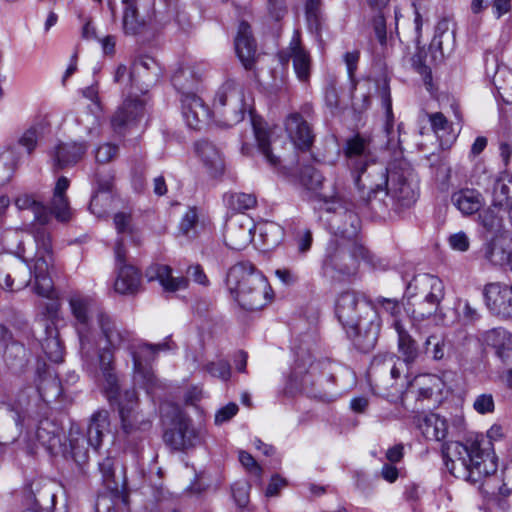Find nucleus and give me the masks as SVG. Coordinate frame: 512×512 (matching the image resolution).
<instances>
[{
    "label": "nucleus",
    "instance_id": "62",
    "mask_svg": "<svg viewBox=\"0 0 512 512\" xmlns=\"http://www.w3.org/2000/svg\"><path fill=\"white\" fill-rule=\"evenodd\" d=\"M114 225L118 234L133 233L131 225V216L129 214L120 212L114 216Z\"/></svg>",
    "mask_w": 512,
    "mask_h": 512
},
{
    "label": "nucleus",
    "instance_id": "1",
    "mask_svg": "<svg viewBox=\"0 0 512 512\" xmlns=\"http://www.w3.org/2000/svg\"><path fill=\"white\" fill-rule=\"evenodd\" d=\"M344 153L360 197L374 213L385 211L387 200L402 207L415 203L417 182L408 161L395 160L389 167L373 161L369 142L359 135L347 140Z\"/></svg>",
    "mask_w": 512,
    "mask_h": 512
},
{
    "label": "nucleus",
    "instance_id": "7",
    "mask_svg": "<svg viewBox=\"0 0 512 512\" xmlns=\"http://www.w3.org/2000/svg\"><path fill=\"white\" fill-rule=\"evenodd\" d=\"M226 286L234 300L246 310L262 309L273 299L267 279L249 262H239L228 270Z\"/></svg>",
    "mask_w": 512,
    "mask_h": 512
},
{
    "label": "nucleus",
    "instance_id": "22",
    "mask_svg": "<svg viewBox=\"0 0 512 512\" xmlns=\"http://www.w3.org/2000/svg\"><path fill=\"white\" fill-rule=\"evenodd\" d=\"M288 58L292 59L295 73L300 81H307L310 77L311 57L309 52L302 46L300 35L295 32L287 51Z\"/></svg>",
    "mask_w": 512,
    "mask_h": 512
},
{
    "label": "nucleus",
    "instance_id": "50",
    "mask_svg": "<svg viewBox=\"0 0 512 512\" xmlns=\"http://www.w3.org/2000/svg\"><path fill=\"white\" fill-rule=\"evenodd\" d=\"M371 372L375 374L389 372L391 379L393 380L399 378L401 374V370L397 367L395 357L393 355L386 356L383 361L379 358H375L372 362Z\"/></svg>",
    "mask_w": 512,
    "mask_h": 512
},
{
    "label": "nucleus",
    "instance_id": "10",
    "mask_svg": "<svg viewBox=\"0 0 512 512\" xmlns=\"http://www.w3.org/2000/svg\"><path fill=\"white\" fill-rule=\"evenodd\" d=\"M172 84L182 94V113L187 125L192 129H200L213 115L202 98L192 91L195 80L191 71L185 68L176 71L172 76Z\"/></svg>",
    "mask_w": 512,
    "mask_h": 512
},
{
    "label": "nucleus",
    "instance_id": "48",
    "mask_svg": "<svg viewBox=\"0 0 512 512\" xmlns=\"http://www.w3.org/2000/svg\"><path fill=\"white\" fill-rule=\"evenodd\" d=\"M38 392L44 401L50 402L61 395L62 389L56 377H48L41 380L38 385Z\"/></svg>",
    "mask_w": 512,
    "mask_h": 512
},
{
    "label": "nucleus",
    "instance_id": "60",
    "mask_svg": "<svg viewBox=\"0 0 512 512\" xmlns=\"http://www.w3.org/2000/svg\"><path fill=\"white\" fill-rule=\"evenodd\" d=\"M288 485L287 479L281 477L278 474H274L267 485L265 490L266 497L278 496L279 492Z\"/></svg>",
    "mask_w": 512,
    "mask_h": 512
},
{
    "label": "nucleus",
    "instance_id": "52",
    "mask_svg": "<svg viewBox=\"0 0 512 512\" xmlns=\"http://www.w3.org/2000/svg\"><path fill=\"white\" fill-rule=\"evenodd\" d=\"M197 224H198L197 210L195 207H189L180 221V224H179L180 232L183 235L190 237L191 235L195 234Z\"/></svg>",
    "mask_w": 512,
    "mask_h": 512
},
{
    "label": "nucleus",
    "instance_id": "64",
    "mask_svg": "<svg viewBox=\"0 0 512 512\" xmlns=\"http://www.w3.org/2000/svg\"><path fill=\"white\" fill-rule=\"evenodd\" d=\"M429 122L434 133L438 136H442V133L448 129V121L446 117L440 112L430 114Z\"/></svg>",
    "mask_w": 512,
    "mask_h": 512
},
{
    "label": "nucleus",
    "instance_id": "2",
    "mask_svg": "<svg viewBox=\"0 0 512 512\" xmlns=\"http://www.w3.org/2000/svg\"><path fill=\"white\" fill-rule=\"evenodd\" d=\"M97 329L93 328L94 338V370H87L96 374L99 368L104 380L110 400L118 389V377L114 369V353L120 349L129 350L133 360L134 381L142 385L148 391L155 385L156 379L153 372L143 364L142 358L148 360L160 351L174 348V344L166 339L162 343L147 344L137 343L134 334L122 327L117 320L106 311L97 314Z\"/></svg>",
    "mask_w": 512,
    "mask_h": 512
},
{
    "label": "nucleus",
    "instance_id": "42",
    "mask_svg": "<svg viewBox=\"0 0 512 512\" xmlns=\"http://www.w3.org/2000/svg\"><path fill=\"white\" fill-rule=\"evenodd\" d=\"M253 129L259 151L271 166H278L280 159L278 156L274 155L270 149V137L268 131L255 121L253 122Z\"/></svg>",
    "mask_w": 512,
    "mask_h": 512
},
{
    "label": "nucleus",
    "instance_id": "21",
    "mask_svg": "<svg viewBox=\"0 0 512 512\" xmlns=\"http://www.w3.org/2000/svg\"><path fill=\"white\" fill-rule=\"evenodd\" d=\"M149 281L157 280L167 292H176L188 287V279L183 276L174 277L170 266L160 263L150 265L146 270Z\"/></svg>",
    "mask_w": 512,
    "mask_h": 512
},
{
    "label": "nucleus",
    "instance_id": "34",
    "mask_svg": "<svg viewBox=\"0 0 512 512\" xmlns=\"http://www.w3.org/2000/svg\"><path fill=\"white\" fill-rule=\"evenodd\" d=\"M61 435V428L49 419L41 420L36 429L37 440L51 452L61 447Z\"/></svg>",
    "mask_w": 512,
    "mask_h": 512
},
{
    "label": "nucleus",
    "instance_id": "13",
    "mask_svg": "<svg viewBox=\"0 0 512 512\" xmlns=\"http://www.w3.org/2000/svg\"><path fill=\"white\" fill-rule=\"evenodd\" d=\"M104 390L106 397L111 405L117 404L118 414L120 418L121 429L125 434H131L138 430L145 429L149 422L144 419L143 414L139 411V399L134 389H128L117 393L109 399L106 390V381L104 380Z\"/></svg>",
    "mask_w": 512,
    "mask_h": 512
},
{
    "label": "nucleus",
    "instance_id": "38",
    "mask_svg": "<svg viewBox=\"0 0 512 512\" xmlns=\"http://www.w3.org/2000/svg\"><path fill=\"white\" fill-rule=\"evenodd\" d=\"M46 331L47 336L42 342V349L50 361L60 363L63 361L64 347L59 339L58 332L49 325H46Z\"/></svg>",
    "mask_w": 512,
    "mask_h": 512
},
{
    "label": "nucleus",
    "instance_id": "31",
    "mask_svg": "<svg viewBox=\"0 0 512 512\" xmlns=\"http://www.w3.org/2000/svg\"><path fill=\"white\" fill-rule=\"evenodd\" d=\"M110 432V415L105 409H100L91 415L88 429L87 441L91 448L97 450L103 441V437Z\"/></svg>",
    "mask_w": 512,
    "mask_h": 512
},
{
    "label": "nucleus",
    "instance_id": "37",
    "mask_svg": "<svg viewBox=\"0 0 512 512\" xmlns=\"http://www.w3.org/2000/svg\"><path fill=\"white\" fill-rule=\"evenodd\" d=\"M393 326L398 334V347L399 351L404 357L407 364L413 363L418 357L417 344L403 328L398 320H395Z\"/></svg>",
    "mask_w": 512,
    "mask_h": 512
},
{
    "label": "nucleus",
    "instance_id": "54",
    "mask_svg": "<svg viewBox=\"0 0 512 512\" xmlns=\"http://www.w3.org/2000/svg\"><path fill=\"white\" fill-rule=\"evenodd\" d=\"M448 26L449 24L446 20L439 22L431 43V46L437 48L441 53H443V38H446V40H451L453 38V32H449Z\"/></svg>",
    "mask_w": 512,
    "mask_h": 512
},
{
    "label": "nucleus",
    "instance_id": "3",
    "mask_svg": "<svg viewBox=\"0 0 512 512\" xmlns=\"http://www.w3.org/2000/svg\"><path fill=\"white\" fill-rule=\"evenodd\" d=\"M505 436V429L500 424H493L487 431V438H476L465 443L450 442L443 445L445 465L456 478L471 483L479 482L483 477L497 470V461L492 449V442L500 441Z\"/></svg>",
    "mask_w": 512,
    "mask_h": 512
},
{
    "label": "nucleus",
    "instance_id": "12",
    "mask_svg": "<svg viewBox=\"0 0 512 512\" xmlns=\"http://www.w3.org/2000/svg\"><path fill=\"white\" fill-rule=\"evenodd\" d=\"M246 107L242 86L233 80L226 81L216 92L212 115L225 126H233L244 117Z\"/></svg>",
    "mask_w": 512,
    "mask_h": 512
},
{
    "label": "nucleus",
    "instance_id": "55",
    "mask_svg": "<svg viewBox=\"0 0 512 512\" xmlns=\"http://www.w3.org/2000/svg\"><path fill=\"white\" fill-rule=\"evenodd\" d=\"M206 370L212 376L224 381L228 380L231 375L230 365L227 361L224 360L208 363L206 365Z\"/></svg>",
    "mask_w": 512,
    "mask_h": 512
},
{
    "label": "nucleus",
    "instance_id": "56",
    "mask_svg": "<svg viewBox=\"0 0 512 512\" xmlns=\"http://www.w3.org/2000/svg\"><path fill=\"white\" fill-rule=\"evenodd\" d=\"M473 407L479 414L492 413L495 409L493 395L489 393L478 395L474 400Z\"/></svg>",
    "mask_w": 512,
    "mask_h": 512
},
{
    "label": "nucleus",
    "instance_id": "49",
    "mask_svg": "<svg viewBox=\"0 0 512 512\" xmlns=\"http://www.w3.org/2000/svg\"><path fill=\"white\" fill-rule=\"evenodd\" d=\"M25 347L18 342H10L6 345L4 359L11 367L21 366L25 361Z\"/></svg>",
    "mask_w": 512,
    "mask_h": 512
},
{
    "label": "nucleus",
    "instance_id": "4",
    "mask_svg": "<svg viewBox=\"0 0 512 512\" xmlns=\"http://www.w3.org/2000/svg\"><path fill=\"white\" fill-rule=\"evenodd\" d=\"M37 246L36 259L31 268L27 263L12 256L0 258V286L9 290L22 289L30 281L31 274L34 275V291L42 297L50 298L54 284L50 275L52 267L51 241L49 234L44 228L37 229L33 235Z\"/></svg>",
    "mask_w": 512,
    "mask_h": 512
},
{
    "label": "nucleus",
    "instance_id": "32",
    "mask_svg": "<svg viewBox=\"0 0 512 512\" xmlns=\"http://www.w3.org/2000/svg\"><path fill=\"white\" fill-rule=\"evenodd\" d=\"M98 188L90 201V211L98 218L108 214L112 208L114 197L112 195V181H97Z\"/></svg>",
    "mask_w": 512,
    "mask_h": 512
},
{
    "label": "nucleus",
    "instance_id": "29",
    "mask_svg": "<svg viewBox=\"0 0 512 512\" xmlns=\"http://www.w3.org/2000/svg\"><path fill=\"white\" fill-rule=\"evenodd\" d=\"M417 426L426 439L442 441L448 435V422L439 414L429 413L418 416Z\"/></svg>",
    "mask_w": 512,
    "mask_h": 512
},
{
    "label": "nucleus",
    "instance_id": "58",
    "mask_svg": "<svg viewBox=\"0 0 512 512\" xmlns=\"http://www.w3.org/2000/svg\"><path fill=\"white\" fill-rule=\"evenodd\" d=\"M78 122L85 126L89 136L99 135L100 121L97 115L85 113L83 116L78 118Z\"/></svg>",
    "mask_w": 512,
    "mask_h": 512
},
{
    "label": "nucleus",
    "instance_id": "26",
    "mask_svg": "<svg viewBox=\"0 0 512 512\" xmlns=\"http://www.w3.org/2000/svg\"><path fill=\"white\" fill-rule=\"evenodd\" d=\"M484 341L491 346L503 363L512 361V334L504 328H493L483 335Z\"/></svg>",
    "mask_w": 512,
    "mask_h": 512
},
{
    "label": "nucleus",
    "instance_id": "19",
    "mask_svg": "<svg viewBox=\"0 0 512 512\" xmlns=\"http://www.w3.org/2000/svg\"><path fill=\"white\" fill-rule=\"evenodd\" d=\"M87 149L86 141L59 142L50 153L54 169L60 170L75 165L83 158Z\"/></svg>",
    "mask_w": 512,
    "mask_h": 512
},
{
    "label": "nucleus",
    "instance_id": "24",
    "mask_svg": "<svg viewBox=\"0 0 512 512\" xmlns=\"http://www.w3.org/2000/svg\"><path fill=\"white\" fill-rule=\"evenodd\" d=\"M235 51L246 69L252 67L256 56V45L251 35L250 25L242 21L235 38Z\"/></svg>",
    "mask_w": 512,
    "mask_h": 512
},
{
    "label": "nucleus",
    "instance_id": "43",
    "mask_svg": "<svg viewBox=\"0 0 512 512\" xmlns=\"http://www.w3.org/2000/svg\"><path fill=\"white\" fill-rule=\"evenodd\" d=\"M258 229L263 244L267 249H272L281 243L284 231L277 223L265 222L261 224Z\"/></svg>",
    "mask_w": 512,
    "mask_h": 512
},
{
    "label": "nucleus",
    "instance_id": "8",
    "mask_svg": "<svg viewBox=\"0 0 512 512\" xmlns=\"http://www.w3.org/2000/svg\"><path fill=\"white\" fill-rule=\"evenodd\" d=\"M69 306L77 321V332L80 344L82 364L86 370H94V338L93 328L89 326L90 316L102 309L94 297L75 293L69 298Z\"/></svg>",
    "mask_w": 512,
    "mask_h": 512
},
{
    "label": "nucleus",
    "instance_id": "53",
    "mask_svg": "<svg viewBox=\"0 0 512 512\" xmlns=\"http://www.w3.org/2000/svg\"><path fill=\"white\" fill-rule=\"evenodd\" d=\"M239 461L242 464V466L253 476L257 478L259 481V484H261V476L263 473V469L261 466L256 462L254 457L246 452V451H240L239 452Z\"/></svg>",
    "mask_w": 512,
    "mask_h": 512
},
{
    "label": "nucleus",
    "instance_id": "46",
    "mask_svg": "<svg viewBox=\"0 0 512 512\" xmlns=\"http://www.w3.org/2000/svg\"><path fill=\"white\" fill-rule=\"evenodd\" d=\"M322 380L318 381L317 387L315 386L314 381L311 379L310 375H305L300 382V386L302 390L310 397L317 398L323 401H333L336 398V395L322 389L321 386Z\"/></svg>",
    "mask_w": 512,
    "mask_h": 512
},
{
    "label": "nucleus",
    "instance_id": "9",
    "mask_svg": "<svg viewBox=\"0 0 512 512\" xmlns=\"http://www.w3.org/2000/svg\"><path fill=\"white\" fill-rule=\"evenodd\" d=\"M70 181L67 177H60L55 185L53 197L50 202V212L47 207L38 201L35 196L29 194L19 195L15 199V205L20 210H30L34 214V219L40 224H47L50 220V214L60 222H68L72 218L66 191L69 188Z\"/></svg>",
    "mask_w": 512,
    "mask_h": 512
},
{
    "label": "nucleus",
    "instance_id": "16",
    "mask_svg": "<svg viewBox=\"0 0 512 512\" xmlns=\"http://www.w3.org/2000/svg\"><path fill=\"white\" fill-rule=\"evenodd\" d=\"M164 441L174 450H184L200 443V435L191 426L190 420L178 411L173 421V427L164 433Z\"/></svg>",
    "mask_w": 512,
    "mask_h": 512
},
{
    "label": "nucleus",
    "instance_id": "47",
    "mask_svg": "<svg viewBox=\"0 0 512 512\" xmlns=\"http://www.w3.org/2000/svg\"><path fill=\"white\" fill-rule=\"evenodd\" d=\"M486 255L494 264L506 265L512 262V248L504 249L500 240L491 243Z\"/></svg>",
    "mask_w": 512,
    "mask_h": 512
},
{
    "label": "nucleus",
    "instance_id": "23",
    "mask_svg": "<svg viewBox=\"0 0 512 512\" xmlns=\"http://www.w3.org/2000/svg\"><path fill=\"white\" fill-rule=\"evenodd\" d=\"M325 206L326 213L329 214V216L326 218V222L334 235V238L331 240H348L346 233L335 229L332 226V222L334 219H337L340 225L343 226V229H345V227L349 229L351 226L350 216L357 214L346 207L338 195L330 201V204H326Z\"/></svg>",
    "mask_w": 512,
    "mask_h": 512
},
{
    "label": "nucleus",
    "instance_id": "20",
    "mask_svg": "<svg viewBox=\"0 0 512 512\" xmlns=\"http://www.w3.org/2000/svg\"><path fill=\"white\" fill-rule=\"evenodd\" d=\"M161 76L162 68L159 63L150 56H142L133 63L129 79L132 84L148 89L158 82Z\"/></svg>",
    "mask_w": 512,
    "mask_h": 512
},
{
    "label": "nucleus",
    "instance_id": "45",
    "mask_svg": "<svg viewBox=\"0 0 512 512\" xmlns=\"http://www.w3.org/2000/svg\"><path fill=\"white\" fill-rule=\"evenodd\" d=\"M493 82L502 99L506 103L512 102V71L507 68H499Z\"/></svg>",
    "mask_w": 512,
    "mask_h": 512
},
{
    "label": "nucleus",
    "instance_id": "25",
    "mask_svg": "<svg viewBox=\"0 0 512 512\" xmlns=\"http://www.w3.org/2000/svg\"><path fill=\"white\" fill-rule=\"evenodd\" d=\"M285 128L290 139L299 149H308L311 146L312 130L299 113H292L287 117Z\"/></svg>",
    "mask_w": 512,
    "mask_h": 512
},
{
    "label": "nucleus",
    "instance_id": "30",
    "mask_svg": "<svg viewBox=\"0 0 512 512\" xmlns=\"http://www.w3.org/2000/svg\"><path fill=\"white\" fill-rule=\"evenodd\" d=\"M122 28L127 35H139L147 30V22L138 12V0H121Z\"/></svg>",
    "mask_w": 512,
    "mask_h": 512
},
{
    "label": "nucleus",
    "instance_id": "41",
    "mask_svg": "<svg viewBox=\"0 0 512 512\" xmlns=\"http://www.w3.org/2000/svg\"><path fill=\"white\" fill-rule=\"evenodd\" d=\"M224 202L228 209L242 213L245 210L254 208L257 200L253 194L230 192L224 195Z\"/></svg>",
    "mask_w": 512,
    "mask_h": 512
},
{
    "label": "nucleus",
    "instance_id": "18",
    "mask_svg": "<svg viewBox=\"0 0 512 512\" xmlns=\"http://www.w3.org/2000/svg\"><path fill=\"white\" fill-rule=\"evenodd\" d=\"M114 252L118 268V275L114 283L115 291L123 295L137 292L140 286V274L133 265L126 263V252L122 240L117 241Z\"/></svg>",
    "mask_w": 512,
    "mask_h": 512
},
{
    "label": "nucleus",
    "instance_id": "61",
    "mask_svg": "<svg viewBox=\"0 0 512 512\" xmlns=\"http://www.w3.org/2000/svg\"><path fill=\"white\" fill-rule=\"evenodd\" d=\"M373 29L377 40L382 46L387 45V32H386V20L382 14H379L373 19Z\"/></svg>",
    "mask_w": 512,
    "mask_h": 512
},
{
    "label": "nucleus",
    "instance_id": "33",
    "mask_svg": "<svg viewBox=\"0 0 512 512\" xmlns=\"http://www.w3.org/2000/svg\"><path fill=\"white\" fill-rule=\"evenodd\" d=\"M451 201L463 215H472L478 212L484 203L481 193L470 188L454 192Z\"/></svg>",
    "mask_w": 512,
    "mask_h": 512
},
{
    "label": "nucleus",
    "instance_id": "15",
    "mask_svg": "<svg viewBox=\"0 0 512 512\" xmlns=\"http://www.w3.org/2000/svg\"><path fill=\"white\" fill-rule=\"evenodd\" d=\"M146 100L138 96L127 97L111 117V127L117 134H124L145 115Z\"/></svg>",
    "mask_w": 512,
    "mask_h": 512
},
{
    "label": "nucleus",
    "instance_id": "11",
    "mask_svg": "<svg viewBox=\"0 0 512 512\" xmlns=\"http://www.w3.org/2000/svg\"><path fill=\"white\" fill-rule=\"evenodd\" d=\"M406 292L409 297L420 296L423 300L412 310L414 321L428 319L435 315L444 298L443 282L431 274H418L408 283Z\"/></svg>",
    "mask_w": 512,
    "mask_h": 512
},
{
    "label": "nucleus",
    "instance_id": "40",
    "mask_svg": "<svg viewBox=\"0 0 512 512\" xmlns=\"http://www.w3.org/2000/svg\"><path fill=\"white\" fill-rule=\"evenodd\" d=\"M69 443L70 453L74 461L78 464L85 463L88 459L89 447H91L87 441V434L84 435L79 431L71 430Z\"/></svg>",
    "mask_w": 512,
    "mask_h": 512
},
{
    "label": "nucleus",
    "instance_id": "39",
    "mask_svg": "<svg viewBox=\"0 0 512 512\" xmlns=\"http://www.w3.org/2000/svg\"><path fill=\"white\" fill-rule=\"evenodd\" d=\"M494 207L508 209L512 206V180L507 178H499L495 181L493 187Z\"/></svg>",
    "mask_w": 512,
    "mask_h": 512
},
{
    "label": "nucleus",
    "instance_id": "63",
    "mask_svg": "<svg viewBox=\"0 0 512 512\" xmlns=\"http://www.w3.org/2000/svg\"><path fill=\"white\" fill-rule=\"evenodd\" d=\"M449 245L453 250L465 252L469 249V238L468 236L460 231L452 234L448 239Z\"/></svg>",
    "mask_w": 512,
    "mask_h": 512
},
{
    "label": "nucleus",
    "instance_id": "44",
    "mask_svg": "<svg viewBox=\"0 0 512 512\" xmlns=\"http://www.w3.org/2000/svg\"><path fill=\"white\" fill-rule=\"evenodd\" d=\"M440 379L433 374H423L416 376L410 384L412 389H417L418 396L428 399L433 395L434 388L439 386Z\"/></svg>",
    "mask_w": 512,
    "mask_h": 512
},
{
    "label": "nucleus",
    "instance_id": "17",
    "mask_svg": "<svg viewBox=\"0 0 512 512\" xmlns=\"http://www.w3.org/2000/svg\"><path fill=\"white\" fill-rule=\"evenodd\" d=\"M254 229L253 220L245 214L229 218L224 232L225 244L234 250L245 248L253 239Z\"/></svg>",
    "mask_w": 512,
    "mask_h": 512
},
{
    "label": "nucleus",
    "instance_id": "36",
    "mask_svg": "<svg viewBox=\"0 0 512 512\" xmlns=\"http://www.w3.org/2000/svg\"><path fill=\"white\" fill-rule=\"evenodd\" d=\"M305 16L310 32L321 40L322 30L324 28L325 17L322 13L321 0H307L305 4Z\"/></svg>",
    "mask_w": 512,
    "mask_h": 512
},
{
    "label": "nucleus",
    "instance_id": "14",
    "mask_svg": "<svg viewBox=\"0 0 512 512\" xmlns=\"http://www.w3.org/2000/svg\"><path fill=\"white\" fill-rule=\"evenodd\" d=\"M483 298L489 312L501 319L512 318V285L503 282L487 283Z\"/></svg>",
    "mask_w": 512,
    "mask_h": 512
},
{
    "label": "nucleus",
    "instance_id": "6",
    "mask_svg": "<svg viewBox=\"0 0 512 512\" xmlns=\"http://www.w3.org/2000/svg\"><path fill=\"white\" fill-rule=\"evenodd\" d=\"M350 228L343 229L337 219L332 226L348 236V240H330L323 261L325 269H331L341 276L350 277L357 273L361 261L370 262L369 251L361 243L358 232L360 219L358 215H351Z\"/></svg>",
    "mask_w": 512,
    "mask_h": 512
},
{
    "label": "nucleus",
    "instance_id": "5",
    "mask_svg": "<svg viewBox=\"0 0 512 512\" xmlns=\"http://www.w3.org/2000/svg\"><path fill=\"white\" fill-rule=\"evenodd\" d=\"M335 313L348 336L364 352L374 348L380 333L379 312L354 291L342 292L336 299Z\"/></svg>",
    "mask_w": 512,
    "mask_h": 512
},
{
    "label": "nucleus",
    "instance_id": "57",
    "mask_svg": "<svg viewBox=\"0 0 512 512\" xmlns=\"http://www.w3.org/2000/svg\"><path fill=\"white\" fill-rule=\"evenodd\" d=\"M117 153L118 147L116 145L105 143L96 149L95 158L99 163H108L117 156Z\"/></svg>",
    "mask_w": 512,
    "mask_h": 512
},
{
    "label": "nucleus",
    "instance_id": "59",
    "mask_svg": "<svg viewBox=\"0 0 512 512\" xmlns=\"http://www.w3.org/2000/svg\"><path fill=\"white\" fill-rule=\"evenodd\" d=\"M249 490L250 486L249 484L243 482V483H235L232 486V494L236 501V503L240 507H245L248 504L249 501Z\"/></svg>",
    "mask_w": 512,
    "mask_h": 512
},
{
    "label": "nucleus",
    "instance_id": "35",
    "mask_svg": "<svg viewBox=\"0 0 512 512\" xmlns=\"http://www.w3.org/2000/svg\"><path fill=\"white\" fill-rule=\"evenodd\" d=\"M381 99H382V105L386 112V124L384 127V131L387 136V146L390 149L394 150L400 146L401 140H400L399 136L395 139L396 133L393 129L392 100H391L390 90H389L388 84L386 82L384 83V86L382 88ZM401 129H402V124H399L398 128H397L398 135L400 134Z\"/></svg>",
    "mask_w": 512,
    "mask_h": 512
},
{
    "label": "nucleus",
    "instance_id": "51",
    "mask_svg": "<svg viewBox=\"0 0 512 512\" xmlns=\"http://www.w3.org/2000/svg\"><path fill=\"white\" fill-rule=\"evenodd\" d=\"M445 347V340L436 335H430L424 342L425 353L431 355L432 359L436 361L444 359Z\"/></svg>",
    "mask_w": 512,
    "mask_h": 512
},
{
    "label": "nucleus",
    "instance_id": "27",
    "mask_svg": "<svg viewBox=\"0 0 512 512\" xmlns=\"http://www.w3.org/2000/svg\"><path fill=\"white\" fill-rule=\"evenodd\" d=\"M324 180L325 178L322 173L312 166H305L301 170L300 181L303 186L315 193L326 205L330 204V201L334 199L338 193L335 187L332 188L331 192H325Z\"/></svg>",
    "mask_w": 512,
    "mask_h": 512
},
{
    "label": "nucleus",
    "instance_id": "28",
    "mask_svg": "<svg viewBox=\"0 0 512 512\" xmlns=\"http://www.w3.org/2000/svg\"><path fill=\"white\" fill-rule=\"evenodd\" d=\"M195 151L210 175L216 176L223 172L224 161L222 154L212 142L207 140L198 141L195 144Z\"/></svg>",
    "mask_w": 512,
    "mask_h": 512
}]
</instances>
